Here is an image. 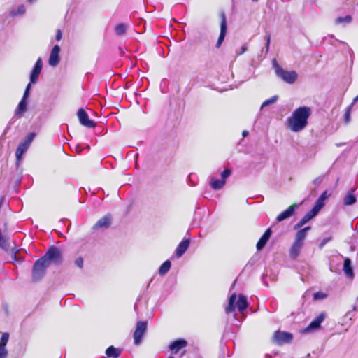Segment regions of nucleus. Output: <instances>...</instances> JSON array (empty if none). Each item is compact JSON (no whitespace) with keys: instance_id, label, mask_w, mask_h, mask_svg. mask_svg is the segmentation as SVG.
I'll list each match as a JSON object with an SVG mask.
<instances>
[{"instance_id":"nucleus-20","label":"nucleus","mask_w":358,"mask_h":358,"mask_svg":"<svg viewBox=\"0 0 358 358\" xmlns=\"http://www.w3.org/2000/svg\"><path fill=\"white\" fill-rule=\"evenodd\" d=\"M111 224V216L110 215H106L95 224L94 226V229H97L99 228H108L110 227Z\"/></svg>"},{"instance_id":"nucleus-40","label":"nucleus","mask_w":358,"mask_h":358,"mask_svg":"<svg viewBox=\"0 0 358 358\" xmlns=\"http://www.w3.org/2000/svg\"><path fill=\"white\" fill-rule=\"evenodd\" d=\"M248 50V45L247 44H244L241 46L240 51L237 52L236 54L240 55L243 54L245 52H246Z\"/></svg>"},{"instance_id":"nucleus-42","label":"nucleus","mask_w":358,"mask_h":358,"mask_svg":"<svg viewBox=\"0 0 358 358\" xmlns=\"http://www.w3.org/2000/svg\"><path fill=\"white\" fill-rule=\"evenodd\" d=\"M26 11L25 7L24 5H20L17 8V14H24Z\"/></svg>"},{"instance_id":"nucleus-43","label":"nucleus","mask_w":358,"mask_h":358,"mask_svg":"<svg viewBox=\"0 0 358 358\" xmlns=\"http://www.w3.org/2000/svg\"><path fill=\"white\" fill-rule=\"evenodd\" d=\"M62 37V34L60 29H57L55 38L57 41H60Z\"/></svg>"},{"instance_id":"nucleus-23","label":"nucleus","mask_w":358,"mask_h":358,"mask_svg":"<svg viewBox=\"0 0 358 358\" xmlns=\"http://www.w3.org/2000/svg\"><path fill=\"white\" fill-rule=\"evenodd\" d=\"M310 230V226L306 227L303 229L299 230L295 235L294 241L301 243H303V241L307 236L308 231Z\"/></svg>"},{"instance_id":"nucleus-24","label":"nucleus","mask_w":358,"mask_h":358,"mask_svg":"<svg viewBox=\"0 0 358 358\" xmlns=\"http://www.w3.org/2000/svg\"><path fill=\"white\" fill-rule=\"evenodd\" d=\"M317 214H313V210H310L309 212H308L301 219V220L294 225V229H299L301 227H303L306 222H308L309 220H310L312 218H313L315 216H316Z\"/></svg>"},{"instance_id":"nucleus-38","label":"nucleus","mask_w":358,"mask_h":358,"mask_svg":"<svg viewBox=\"0 0 358 358\" xmlns=\"http://www.w3.org/2000/svg\"><path fill=\"white\" fill-rule=\"evenodd\" d=\"M8 356V351L6 348H0V358H6Z\"/></svg>"},{"instance_id":"nucleus-18","label":"nucleus","mask_w":358,"mask_h":358,"mask_svg":"<svg viewBox=\"0 0 358 358\" xmlns=\"http://www.w3.org/2000/svg\"><path fill=\"white\" fill-rule=\"evenodd\" d=\"M303 243L294 241L292 245L291 246L289 249V257L292 259H295L298 257V256L300 254V252L303 248Z\"/></svg>"},{"instance_id":"nucleus-39","label":"nucleus","mask_w":358,"mask_h":358,"mask_svg":"<svg viewBox=\"0 0 358 358\" xmlns=\"http://www.w3.org/2000/svg\"><path fill=\"white\" fill-rule=\"evenodd\" d=\"M270 38H271V36L269 34H267L266 36H265V40H266V51L268 52V50H269V45H270Z\"/></svg>"},{"instance_id":"nucleus-10","label":"nucleus","mask_w":358,"mask_h":358,"mask_svg":"<svg viewBox=\"0 0 358 358\" xmlns=\"http://www.w3.org/2000/svg\"><path fill=\"white\" fill-rule=\"evenodd\" d=\"M78 117L79 119L80 123L88 128H94L96 126V123L90 120L88 114L85 112V110L83 108H80L77 113Z\"/></svg>"},{"instance_id":"nucleus-21","label":"nucleus","mask_w":358,"mask_h":358,"mask_svg":"<svg viewBox=\"0 0 358 358\" xmlns=\"http://www.w3.org/2000/svg\"><path fill=\"white\" fill-rule=\"evenodd\" d=\"M295 208V205L289 206L287 210L282 211L277 216L276 220L278 222H282L285 219L290 217L294 214Z\"/></svg>"},{"instance_id":"nucleus-26","label":"nucleus","mask_w":358,"mask_h":358,"mask_svg":"<svg viewBox=\"0 0 358 358\" xmlns=\"http://www.w3.org/2000/svg\"><path fill=\"white\" fill-rule=\"evenodd\" d=\"M106 354L108 357L117 358L121 354V350L111 345L106 349Z\"/></svg>"},{"instance_id":"nucleus-6","label":"nucleus","mask_w":358,"mask_h":358,"mask_svg":"<svg viewBox=\"0 0 358 358\" xmlns=\"http://www.w3.org/2000/svg\"><path fill=\"white\" fill-rule=\"evenodd\" d=\"M36 134L34 132L29 133V135L26 137L25 140L20 143L16 150L15 156H16V165L18 166L20 164V161L22 158V155L27 150L29 146L31 143L33 141Z\"/></svg>"},{"instance_id":"nucleus-48","label":"nucleus","mask_w":358,"mask_h":358,"mask_svg":"<svg viewBox=\"0 0 358 358\" xmlns=\"http://www.w3.org/2000/svg\"><path fill=\"white\" fill-rule=\"evenodd\" d=\"M222 43V42H220L217 41V43H216V48H220L221 46Z\"/></svg>"},{"instance_id":"nucleus-7","label":"nucleus","mask_w":358,"mask_h":358,"mask_svg":"<svg viewBox=\"0 0 358 358\" xmlns=\"http://www.w3.org/2000/svg\"><path fill=\"white\" fill-rule=\"evenodd\" d=\"M146 329L147 322L139 321L137 322L136 327L134 333V342L136 345H138L141 343Z\"/></svg>"},{"instance_id":"nucleus-50","label":"nucleus","mask_w":358,"mask_h":358,"mask_svg":"<svg viewBox=\"0 0 358 358\" xmlns=\"http://www.w3.org/2000/svg\"><path fill=\"white\" fill-rule=\"evenodd\" d=\"M168 358H174L173 356H170Z\"/></svg>"},{"instance_id":"nucleus-3","label":"nucleus","mask_w":358,"mask_h":358,"mask_svg":"<svg viewBox=\"0 0 358 358\" xmlns=\"http://www.w3.org/2000/svg\"><path fill=\"white\" fill-rule=\"evenodd\" d=\"M272 64L275 69L276 76L280 78L283 81L289 84H293L296 81L298 74L295 71H288L283 69L278 64L275 59H273Z\"/></svg>"},{"instance_id":"nucleus-17","label":"nucleus","mask_w":358,"mask_h":358,"mask_svg":"<svg viewBox=\"0 0 358 358\" xmlns=\"http://www.w3.org/2000/svg\"><path fill=\"white\" fill-rule=\"evenodd\" d=\"M272 231L270 228L266 230L264 234L262 236V237L259 238V241L257 243L256 248L258 251L262 250L264 248L268 241L269 240Z\"/></svg>"},{"instance_id":"nucleus-2","label":"nucleus","mask_w":358,"mask_h":358,"mask_svg":"<svg viewBox=\"0 0 358 358\" xmlns=\"http://www.w3.org/2000/svg\"><path fill=\"white\" fill-rule=\"evenodd\" d=\"M40 259L49 267L51 264L60 265L63 262V255L59 248L51 246Z\"/></svg>"},{"instance_id":"nucleus-46","label":"nucleus","mask_w":358,"mask_h":358,"mask_svg":"<svg viewBox=\"0 0 358 358\" xmlns=\"http://www.w3.org/2000/svg\"><path fill=\"white\" fill-rule=\"evenodd\" d=\"M358 101V95L353 99L352 103L350 104L352 106Z\"/></svg>"},{"instance_id":"nucleus-19","label":"nucleus","mask_w":358,"mask_h":358,"mask_svg":"<svg viewBox=\"0 0 358 358\" xmlns=\"http://www.w3.org/2000/svg\"><path fill=\"white\" fill-rule=\"evenodd\" d=\"M27 97L22 96L21 101L18 103V106L15 110V115L17 117H22L27 111Z\"/></svg>"},{"instance_id":"nucleus-36","label":"nucleus","mask_w":358,"mask_h":358,"mask_svg":"<svg viewBox=\"0 0 358 358\" xmlns=\"http://www.w3.org/2000/svg\"><path fill=\"white\" fill-rule=\"evenodd\" d=\"M31 82L27 85L26 89H25V91L24 92V94H23V96L24 97H27L28 98L29 96V92H30V90H31Z\"/></svg>"},{"instance_id":"nucleus-5","label":"nucleus","mask_w":358,"mask_h":358,"mask_svg":"<svg viewBox=\"0 0 358 358\" xmlns=\"http://www.w3.org/2000/svg\"><path fill=\"white\" fill-rule=\"evenodd\" d=\"M48 266L40 258L34 264L32 268V281H40L45 274Z\"/></svg>"},{"instance_id":"nucleus-27","label":"nucleus","mask_w":358,"mask_h":358,"mask_svg":"<svg viewBox=\"0 0 358 358\" xmlns=\"http://www.w3.org/2000/svg\"><path fill=\"white\" fill-rule=\"evenodd\" d=\"M324 200L322 198L319 197L315 203L313 208L311 209L313 210V214H317L319 211L324 206L325 203Z\"/></svg>"},{"instance_id":"nucleus-33","label":"nucleus","mask_w":358,"mask_h":358,"mask_svg":"<svg viewBox=\"0 0 358 358\" xmlns=\"http://www.w3.org/2000/svg\"><path fill=\"white\" fill-rule=\"evenodd\" d=\"M327 297V294L326 293L322 292H315L313 294V300L314 301H318V300H322Z\"/></svg>"},{"instance_id":"nucleus-4","label":"nucleus","mask_w":358,"mask_h":358,"mask_svg":"<svg viewBox=\"0 0 358 358\" xmlns=\"http://www.w3.org/2000/svg\"><path fill=\"white\" fill-rule=\"evenodd\" d=\"M236 295L234 293L229 299V304L225 309L227 313L234 311L236 307H237L239 312H243L248 308V303L245 296L240 294L236 303Z\"/></svg>"},{"instance_id":"nucleus-25","label":"nucleus","mask_w":358,"mask_h":358,"mask_svg":"<svg viewBox=\"0 0 358 358\" xmlns=\"http://www.w3.org/2000/svg\"><path fill=\"white\" fill-rule=\"evenodd\" d=\"M343 271L348 278H352L354 277L351 260L349 258H345L344 260Z\"/></svg>"},{"instance_id":"nucleus-28","label":"nucleus","mask_w":358,"mask_h":358,"mask_svg":"<svg viewBox=\"0 0 358 358\" xmlns=\"http://www.w3.org/2000/svg\"><path fill=\"white\" fill-rule=\"evenodd\" d=\"M171 266V263L169 260L165 261L159 267V274L160 275H164L168 273V271L170 270Z\"/></svg>"},{"instance_id":"nucleus-22","label":"nucleus","mask_w":358,"mask_h":358,"mask_svg":"<svg viewBox=\"0 0 358 358\" xmlns=\"http://www.w3.org/2000/svg\"><path fill=\"white\" fill-rule=\"evenodd\" d=\"M356 190V187L351 189L347 193V194L343 198V204L345 206L353 205L357 201V198L355 195V191Z\"/></svg>"},{"instance_id":"nucleus-44","label":"nucleus","mask_w":358,"mask_h":358,"mask_svg":"<svg viewBox=\"0 0 358 358\" xmlns=\"http://www.w3.org/2000/svg\"><path fill=\"white\" fill-rule=\"evenodd\" d=\"M322 182V179H321L320 178H315V179L313 180V183H314L315 185H319V184H320V182Z\"/></svg>"},{"instance_id":"nucleus-14","label":"nucleus","mask_w":358,"mask_h":358,"mask_svg":"<svg viewBox=\"0 0 358 358\" xmlns=\"http://www.w3.org/2000/svg\"><path fill=\"white\" fill-rule=\"evenodd\" d=\"M187 345V341L183 338H179L173 341L169 345V349L172 351L173 354H176Z\"/></svg>"},{"instance_id":"nucleus-1","label":"nucleus","mask_w":358,"mask_h":358,"mask_svg":"<svg viewBox=\"0 0 358 358\" xmlns=\"http://www.w3.org/2000/svg\"><path fill=\"white\" fill-rule=\"evenodd\" d=\"M312 113L308 106H301L294 110L287 120V127L294 132H299L308 125V120Z\"/></svg>"},{"instance_id":"nucleus-12","label":"nucleus","mask_w":358,"mask_h":358,"mask_svg":"<svg viewBox=\"0 0 358 358\" xmlns=\"http://www.w3.org/2000/svg\"><path fill=\"white\" fill-rule=\"evenodd\" d=\"M60 47L58 45H55L50 55L48 63L51 66H56L60 62L59 58Z\"/></svg>"},{"instance_id":"nucleus-45","label":"nucleus","mask_w":358,"mask_h":358,"mask_svg":"<svg viewBox=\"0 0 358 358\" xmlns=\"http://www.w3.org/2000/svg\"><path fill=\"white\" fill-rule=\"evenodd\" d=\"M265 276H266V275H265L264 274L262 275V282H263L264 285H265L266 287H268V282L264 280Z\"/></svg>"},{"instance_id":"nucleus-47","label":"nucleus","mask_w":358,"mask_h":358,"mask_svg":"<svg viewBox=\"0 0 358 358\" xmlns=\"http://www.w3.org/2000/svg\"><path fill=\"white\" fill-rule=\"evenodd\" d=\"M249 134V132L246 130H244L242 133L243 137H246Z\"/></svg>"},{"instance_id":"nucleus-35","label":"nucleus","mask_w":358,"mask_h":358,"mask_svg":"<svg viewBox=\"0 0 358 358\" xmlns=\"http://www.w3.org/2000/svg\"><path fill=\"white\" fill-rule=\"evenodd\" d=\"M75 264L79 267V268H83V259L82 257H78L76 260H75Z\"/></svg>"},{"instance_id":"nucleus-15","label":"nucleus","mask_w":358,"mask_h":358,"mask_svg":"<svg viewBox=\"0 0 358 358\" xmlns=\"http://www.w3.org/2000/svg\"><path fill=\"white\" fill-rule=\"evenodd\" d=\"M190 244V239H183L177 246L176 250V256L179 258L181 257L183 254L187 251Z\"/></svg>"},{"instance_id":"nucleus-41","label":"nucleus","mask_w":358,"mask_h":358,"mask_svg":"<svg viewBox=\"0 0 358 358\" xmlns=\"http://www.w3.org/2000/svg\"><path fill=\"white\" fill-rule=\"evenodd\" d=\"M331 196V193H329L327 190H325L320 196L324 201Z\"/></svg>"},{"instance_id":"nucleus-8","label":"nucleus","mask_w":358,"mask_h":358,"mask_svg":"<svg viewBox=\"0 0 358 358\" xmlns=\"http://www.w3.org/2000/svg\"><path fill=\"white\" fill-rule=\"evenodd\" d=\"M231 173V171L230 169H224L222 173H221V179L219 180V179H216L215 178H211L210 179V187L215 189V190H217V189H221L226 183V179L230 176Z\"/></svg>"},{"instance_id":"nucleus-32","label":"nucleus","mask_w":358,"mask_h":358,"mask_svg":"<svg viewBox=\"0 0 358 358\" xmlns=\"http://www.w3.org/2000/svg\"><path fill=\"white\" fill-rule=\"evenodd\" d=\"M9 339V334L3 333L1 336L0 341V348H6V345Z\"/></svg>"},{"instance_id":"nucleus-49","label":"nucleus","mask_w":358,"mask_h":358,"mask_svg":"<svg viewBox=\"0 0 358 358\" xmlns=\"http://www.w3.org/2000/svg\"><path fill=\"white\" fill-rule=\"evenodd\" d=\"M253 2H257L259 0H252Z\"/></svg>"},{"instance_id":"nucleus-31","label":"nucleus","mask_w":358,"mask_h":358,"mask_svg":"<svg viewBox=\"0 0 358 358\" xmlns=\"http://www.w3.org/2000/svg\"><path fill=\"white\" fill-rule=\"evenodd\" d=\"M115 31L118 36L123 35L126 32V26L122 23L118 24L115 28Z\"/></svg>"},{"instance_id":"nucleus-34","label":"nucleus","mask_w":358,"mask_h":358,"mask_svg":"<svg viewBox=\"0 0 358 358\" xmlns=\"http://www.w3.org/2000/svg\"><path fill=\"white\" fill-rule=\"evenodd\" d=\"M351 109H352V105H350L345 110V115H344V119H345V123H348L350 122Z\"/></svg>"},{"instance_id":"nucleus-11","label":"nucleus","mask_w":358,"mask_h":358,"mask_svg":"<svg viewBox=\"0 0 358 358\" xmlns=\"http://www.w3.org/2000/svg\"><path fill=\"white\" fill-rule=\"evenodd\" d=\"M43 68V62L42 59L39 57L36 62L30 74V81L31 83L35 84L38 80L39 74L41 72Z\"/></svg>"},{"instance_id":"nucleus-9","label":"nucleus","mask_w":358,"mask_h":358,"mask_svg":"<svg viewBox=\"0 0 358 358\" xmlns=\"http://www.w3.org/2000/svg\"><path fill=\"white\" fill-rule=\"evenodd\" d=\"M327 314L325 312L321 313L306 328L303 329V331L304 333H308L319 329L320 328L321 323L324 320Z\"/></svg>"},{"instance_id":"nucleus-30","label":"nucleus","mask_w":358,"mask_h":358,"mask_svg":"<svg viewBox=\"0 0 358 358\" xmlns=\"http://www.w3.org/2000/svg\"><path fill=\"white\" fill-rule=\"evenodd\" d=\"M278 100V96H277V95H275V96L271 97L270 99L264 101L262 103V104L261 106V109H263L266 106H268L271 104L275 103Z\"/></svg>"},{"instance_id":"nucleus-13","label":"nucleus","mask_w":358,"mask_h":358,"mask_svg":"<svg viewBox=\"0 0 358 358\" xmlns=\"http://www.w3.org/2000/svg\"><path fill=\"white\" fill-rule=\"evenodd\" d=\"M293 338L292 334L284 331H275L274 339L278 344L289 343Z\"/></svg>"},{"instance_id":"nucleus-16","label":"nucleus","mask_w":358,"mask_h":358,"mask_svg":"<svg viewBox=\"0 0 358 358\" xmlns=\"http://www.w3.org/2000/svg\"><path fill=\"white\" fill-rule=\"evenodd\" d=\"M221 22H220V33L218 38V41L223 42L227 30V22L226 15L224 12L220 13Z\"/></svg>"},{"instance_id":"nucleus-37","label":"nucleus","mask_w":358,"mask_h":358,"mask_svg":"<svg viewBox=\"0 0 358 358\" xmlns=\"http://www.w3.org/2000/svg\"><path fill=\"white\" fill-rule=\"evenodd\" d=\"M331 240V237L324 238L319 244V248L322 249L329 241Z\"/></svg>"},{"instance_id":"nucleus-29","label":"nucleus","mask_w":358,"mask_h":358,"mask_svg":"<svg viewBox=\"0 0 358 358\" xmlns=\"http://www.w3.org/2000/svg\"><path fill=\"white\" fill-rule=\"evenodd\" d=\"M352 21V17L349 15L344 17H338L335 20L336 24H349Z\"/></svg>"},{"instance_id":"nucleus-51","label":"nucleus","mask_w":358,"mask_h":358,"mask_svg":"<svg viewBox=\"0 0 358 358\" xmlns=\"http://www.w3.org/2000/svg\"><path fill=\"white\" fill-rule=\"evenodd\" d=\"M357 300H358V297H357Z\"/></svg>"}]
</instances>
